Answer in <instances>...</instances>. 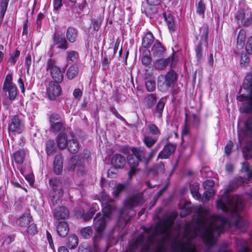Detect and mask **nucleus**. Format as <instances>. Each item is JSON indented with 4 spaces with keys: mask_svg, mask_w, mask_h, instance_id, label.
Instances as JSON below:
<instances>
[{
    "mask_svg": "<svg viewBox=\"0 0 252 252\" xmlns=\"http://www.w3.org/2000/svg\"><path fill=\"white\" fill-rule=\"evenodd\" d=\"M245 80H244L243 83V87L244 90H248L249 91V95H245L244 94H241L239 96H237V99L241 102L249 100L250 98H252V86L251 85V83H248V85L250 84V86L249 85H246Z\"/></svg>",
    "mask_w": 252,
    "mask_h": 252,
    "instance_id": "25",
    "label": "nucleus"
},
{
    "mask_svg": "<svg viewBox=\"0 0 252 252\" xmlns=\"http://www.w3.org/2000/svg\"><path fill=\"white\" fill-rule=\"evenodd\" d=\"M111 165L115 169L123 168L126 164L125 157L121 154H115L111 161Z\"/></svg>",
    "mask_w": 252,
    "mask_h": 252,
    "instance_id": "14",
    "label": "nucleus"
},
{
    "mask_svg": "<svg viewBox=\"0 0 252 252\" xmlns=\"http://www.w3.org/2000/svg\"><path fill=\"white\" fill-rule=\"evenodd\" d=\"M165 105V101L163 98H161L158 101L156 104L154 114H157V116L158 118L162 117V113Z\"/></svg>",
    "mask_w": 252,
    "mask_h": 252,
    "instance_id": "32",
    "label": "nucleus"
},
{
    "mask_svg": "<svg viewBox=\"0 0 252 252\" xmlns=\"http://www.w3.org/2000/svg\"><path fill=\"white\" fill-rule=\"evenodd\" d=\"M250 62V59L246 54H242L241 56L240 64L242 66H247Z\"/></svg>",
    "mask_w": 252,
    "mask_h": 252,
    "instance_id": "63",
    "label": "nucleus"
},
{
    "mask_svg": "<svg viewBox=\"0 0 252 252\" xmlns=\"http://www.w3.org/2000/svg\"><path fill=\"white\" fill-rule=\"evenodd\" d=\"M243 156L246 160L252 158V141L249 140L242 151Z\"/></svg>",
    "mask_w": 252,
    "mask_h": 252,
    "instance_id": "29",
    "label": "nucleus"
},
{
    "mask_svg": "<svg viewBox=\"0 0 252 252\" xmlns=\"http://www.w3.org/2000/svg\"><path fill=\"white\" fill-rule=\"evenodd\" d=\"M53 216L57 220H65L69 216L68 210L64 207H59L56 208L53 211Z\"/></svg>",
    "mask_w": 252,
    "mask_h": 252,
    "instance_id": "20",
    "label": "nucleus"
},
{
    "mask_svg": "<svg viewBox=\"0 0 252 252\" xmlns=\"http://www.w3.org/2000/svg\"><path fill=\"white\" fill-rule=\"evenodd\" d=\"M144 202V195L142 192L134 194L129 197L126 201L125 205L130 208L137 206Z\"/></svg>",
    "mask_w": 252,
    "mask_h": 252,
    "instance_id": "13",
    "label": "nucleus"
},
{
    "mask_svg": "<svg viewBox=\"0 0 252 252\" xmlns=\"http://www.w3.org/2000/svg\"><path fill=\"white\" fill-rule=\"evenodd\" d=\"M184 232L185 235L190 239L194 238L196 236L195 230L192 229L191 224L189 223L186 224Z\"/></svg>",
    "mask_w": 252,
    "mask_h": 252,
    "instance_id": "39",
    "label": "nucleus"
},
{
    "mask_svg": "<svg viewBox=\"0 0 252 252\" xmlns=\"http://www.w3.org/2000/svg\"><path fill=\"white\" fill-rule=\"evenodd\" d=\"M78 73V67L76 65H71L67 71V77L69 79H73Z\"/></svg>",
    "mask_w": 252,
    "mask_h": 252,
    "instance_id": "48",
    "label": "nucleus"
},
{
    "mask_svg": "<svg viewBox=\"0 0 252 252\" xmlns=\"http://www.w3.org/2000/svg\"><path fill=\"white\" fill-rule=\"evenodd\" d=\"M53 165L55 173L57 175L60 174L62 172L63 168V159L61 156L57 155L55 157Z\"/></svg>",
    "mask_w": 252,
    "mask_h": 252,
    "instance_id": "28",
    "label": "nucleus"
},
{
    "mask_svg": "<svg viewBox=\"0 0 252 252\" xmlns=\"http://www.w3.org/2000/svg\"><path fill=\"white\" fill-rule=\"evenodd\" d=\"M9 0H0V16L3 18L6 10Z\"/></svg>",
    "mask_w": 252,
    "mask_h": 252,
    "instance_id": "57",
    "label": "nucleus"
},
{
    "mask_svg": "<svg viewBox=\"0 0 252 252\" xmlns=\"http://www.w3.org/2000/svg\"><path fill=\"white\" fill-rule=\"evenodd\" d=\"M71 139L68 140V149L72 154H76L79 150V144L74 138L73 133H70Z\"/></svg>",
    "mask_w": 252,
    "mask_h": 252,
    "instance_id": "30",
    "label": "nucleus"
},
{
    "mask_svg": "<svg viewBox=\"0 0 252 252\" xmlns=\"http://www.w3.org/2000/svg\"><path fill=\"white\" fill-rule=\"evenodd\" d=\"M77 36V31L73 28H68L66 32V38L70 42L75 41Z\"/></svg>",
    "mask_w": 252,
    "mask_h": 252,
    "instance_id": "38",
    "label": "nucleus"
},
{
    "mask_svg": "<svg viewBox=\"0 0 252 252\" xmlns=\"http://www.w3.org/2000/svg\"><path fill=\"white\" fill-rule=\"evenodd\" d=\"M106 226V220L103 216H102L96 220L94 223L95 231L98 233H101Z\"/></svg>",
    "mask_w": 252,
    "mask_h": 252,
    "instance_id": "34",
    "label": "nucleus"
},
{
    "mask_svg": "<svg viewBox=\"0 0 252 252\" xmlns=\"http://www.w3.org/2000/svg\"><path fill=\"white\" fill-rule=\"evenodd\" d=\"M157 100V96L155 94H147L144 99V104L148 108H152L156 103Z\"/></svg>",
    "mask_w": 252,
    "mask_h": 252,
    "instance_id": "31",
    "label": "nucleus"
},
{
    "mask_svg": "<svg viewBox=\"0 0 252 252\" xmlns=\"http://www.w3.org/2000/svg\"><path fill=\"white\" fill-rule=\"evenodd\" d=\"M173 220L167 217L158 222L156 227L159 229L161 233H164L173 225Z\"/></svg>",
    "mask_w": 252,
    "mask_h": 252,
    "instance_id": "18",
    "label": "nucleus"
},
{
    "mask_svg": "<svg viewBox=\"0 0 252 252\" xmlns=\"http://www.w3.org/2000/svg\"><path fill=\"white\" fill-rule=\"evenodd\" d=\"M169 137L167 138V142L162 150L158 153V158L160 159H167L173 154L176 149L177 144L169 141Z\"/></svg>",
    "mask_w": 252,
    "mask_h": 252,
    "instance_id": "7",
    "label": "nucleus"
},
{
    "mask_svg": "<svg viewBox=\"0 0 252 252\" xmlns=\"http://www.w3.org/2000/svg\"><path fill=\"white\" fill-rule=\"evenodd\" d=\"M103 19L99 16L96 20L92 21L93 28L94 31L97 32L101 25Z\"/></svg>",
    "mask_w": 252,
    "mask_h": 252,
    "instance_id": "58",
    "label": "nucleus"
},
{
    "mask_svg": "<svg viewBox=\"0 0 252 252\" xmlns=\"http://www.w3.org/2000/svg\"><path fill=\"white\" fill-rule=\"evenodd\" d=\"M190 205V203H189L187 201H185L182 205L179 204L180 208L182 210L180 214L181 217L184 218L191 214L192 208Z\"/></svg>",
    "mask_w": 252,
    "mask_h": 252,
    "instance_id": "33",
    "label": "nucleus"
},
{
    "mask_svg": "<svg viewBox=\"0 0 252 252\" xmlns=\"http://www.w3.org/2000/svg\"><path fill=\"white\" fill-rule=\"evenodd\" d=\"M141 63L145 66L151 67L152 58L149 49H145L141 55Z\"/></svg>",
    "mask_w": 252,
    "mask_h": 252,
    "instance_id": "23",
    "label": "nucleus"
},
{
    "mask_svg": "<svg viewBox=\"0 0 252 252\" xmlns=\"http://www.w3.org/2000/svg\"><path fill=\"white\" fill-rule=\"evenodd\" d=\"M145 84L147 91L153 92L156 90V82L152 73L146 72L144 74Z\"/></svg>",
    "mask_w": 252,
    "mask_h": 252,
    "instance_id": "16",
    "label": "nucleus"
},
{
    "mask_svg": "<svg viewBox=\"0 0 252 252\" xmlns=\"http://www.w3.org/2000/svg\"><path fill=\"white\" fill-rule=\"evenodd\" d=\"M246 32L244 30L241 29L239 31L237 35V45L240 48H243L244 46Z\"/></svg>",
    "mask_w": 252,
    "mask_h": 252,
    "instance_id": "41",
    "label": "nucleus"
},
{
    "mask_svg": "<svg viewBox=\"0 0 252 252\" xmlns=\"http://www.w3.org/2000/svg\"><path fill=\"white\" fill-rule=\"evenodd\" d=\"M196 14L202 17L204 16L206 10V5L202 0H199L196 3Z\"/></svg>",
    "mask_w": 252,
    "mask_h": 252,
    "instance_id": "40",
    "label": "nucleus"
},
{
    "mask_svg": "<svg viewBox=\"0 0 252 252\" xmlns=\"http://www.w3.org/2000/svg\"><path fill=\"white\" fill-rule=\"evenodd\" d=\"M245 48L249 54H252V36L248 39Z\"/></svg>",
    "mask_w": 252,
    "mask_h": 252,
    "instance_id": "64",
    "label": "nucleus"
},
{
    "mask_svg": "<svg viewBox=\"0 0 252 252\" xmlns=\"http://www.w3.org/2000/svg\"><path fill=\"white\" fill-rule=\"evenodd\" d=\"M244 208V204L243 200L240 198H237L235 202L234 207L232 210L233 213H239L241 212Z\"/></svg>",
    "mask_w": 252,
    "mask_h": 252,
    "instance_id": "43",
    "label": "nucleus"
},
{
    "mask_svg": "<svg viewBox=\"0 0 252 252\" xmlns=\"http://www.w3.org/2000/svg\"><path fill=\"white\" fill-rule=\"evenodd\" d=\"M157 6H151L145 8V12L146 15L149 16H151L152 15L158 13V8L156 7Z\"/></svg>",
    "mask_w": 252,
    "mask_h": 252,
    "instance_id": "56",
    "label": "nucleus"
},
{
    "mask_svg": "<svg viewBox=\"0 0 252 252\" xmlns=\"http://www.w3.org/2000/svg\"><path fill=\"white\" fill-rule=\"evenodd\" d=\"M158 139L154 138L150 136H145L143 139L145 145L149 148H152L157 142Z\"/></svg>",
    "mask_w": 252,
    "mask_h": 252,
    "instance_id": "42",
    "label": "nucleus"
},
{
    "mask_svg": "<svg viewBox=\"0 0 252 252\" xmlns=\"http://www.w3.org/2000/svg\"><path fill=\"white\" fill-rule=\"evenodd\" d=\"M211 218L214 222L204 227L202 236L203 243L209 247L216 243L214 233L217 232L219 234L223 233L224 227L228 221L227 218L222 215H213Z\"/></svg>",
    "mask_w": 252,
    "mask_h": 252,
    "instance_id": "1",
    "label": "nucleus"
},
{
    "mask_svg": "<svg viewBox=\"0 0 252 252\" xmlns=\"http://www.w3.org/2000/svg\"><path fill=\"white\" fill-rule=\"evenodd\" d=\"M78 239L76 235H70L67 238V245L70 249H75L78 245Z\"/></svg>",
    "mask_w": 252,
    "mask_h": 252,
    "instance_id": "37",
    "label": "nucleus"
},
{
    "mask_svg": "<svg viewBox=\"0 0 252 252\" xmlns=\"http://www.w3.org/2000/svg\"><path fill=\"white\" fill-rule=\"evenodd\" d=\"M96 212V210L94 206L90 208L88 211L82 215V218L85 221L89 220L92 218L95 213Z\"/></svg>",
    "mask_w": 252,
    "mask_h": 252,
    "instance_id": "49",
    "label": "nucleus"
},
{
    "mask_svg": "<svg viewBox=\"0 0 252 252\" xmlns=\"http://www.w3.org/2000/svg\"><path fill=\"white\" fill-rule=\"evenodd\" d=\"M126 185H125L124 184H122V183L118 184L117 185L116 189L113 191V194H114V196L115 197L119 196L120 193L123 190H124L126 189Z\"/></svg>",
    "mask_w": 252,
    "mask_h": 252,
    "instance_id": "59",
    "label": "nucleus"
},
{
    "mask_svg": "<svg viewBox=\"0 0 252 252\" xmlns=\"http://www.w3.org/2000/svg\"><path fill=\"white\" fill-rule=\"evenodd\" d=\"M31 217L29 215H23L16 220V224L24 227H27L31 221Z\"/></svg>",
    "mask_w": 252,
    "mask_h": 252,
    "instance_id": "35",
    "label": "nucleus"
},
{
    "mask_svg": "<svg viewBox=\"0 0 252 252\" xmlns=\"http://www.w3.org/2000/svg\"><path fill=\"white\" fill-rule=\"evenodd\" d=\"M241 170L243 172L247 173L248 179L252 178V170L250 169L247 162L242 163Z\"/></svg>",
    "mask_w": 252,
    "mask_h": 252,
    "instance_id": "51",
    "label": "nucleus"
},
{
    "mask_svg": "<svg viewBox=\"0 0 252 252\" xmlns=\"http://www.w3.org/2000/svg\"><path fill=\"white\" fill-rule=\"evenodd\" d=\"M238 22H240L244 27H248L252 23V16L251 12H245L243 10H239L235 16Z\"/></svg>",
    "mask_w": 252,
    "mask_h": 252,
    "instance_id": "11",
    "label": "nucleus"
},
{
    "mask_svg": "<svg viewBox=\"0 0 252 252\" xmlns=\"http://www.w3.org/2000/svg\"><path fill=\"white\" fill-rule=\"evenodd\" d=\"M80 233L84 238H89L92 233V228L90 226L84 227L80 230Z\"/></svg>",
    "mask_w": 252,
    "mask_h": 252,
    "instance_id": "53",
    "label": "nucleus"
},
{
    "mask_svg": "<svg viewBox=\"0 0 252 252\" xmlns=\"http://www.w3.org/2000/svg\"><path fill=\"white\" fill-rule=\"evenodd\" d=\"M132 152L131 155H133L135 158L138 159L141 162H144L146 160V150L143 147H133L131 149Z\"/></svg>",
    "mask_w": 252,
    "mask_h": 252,
    "instance_id": "17",
    "label": "nucleus"
},
{
    "mask_svg": "<svg viewBox=\"0 0 252 252\" xmlns=\"http://www.w3.org/2000/svg\"><path fill=\"white\" fill-rule=\"evenodd\" d=\"M15 150L16 151L13 154L12 159L14 160L16 163L22 164L25 159L26 151L24 149Z\"/></svg>",
    "mask_w": 252,
    "mask_h": 252,
    "instance_id": "22",
    "label": "nucleus"
},
{
    "mask_svg": "<svg viewBox=\"0 0 252 252\" xmlns=\"http://www.w3.org/2000/svg\"><path fill=\"white\" fill-rule=\"evenodd\" d=\"M245 129L243 130L244 137L252 139V116L249 117L244 123Z\"/></svg>",
    "mask_w": 252,
    "mask_h": 252,
    "instance_id": "21",
    "label": "nucleus"
},
{
    "mask_svg": "<svg viewBox=\"0 0 252 252\" xmlns=\"http://www.w3.org/2000/svg\"><path fill=\"white\" fill-rule=\"evenodd\" d=\"M205 190V191L203 193V196L205 197V200H209L214 196L215 193V191L213 189H210Z\"/></svg>",
    "mask_w": 252,
    "mask_h": 252,
    "instance_id": "61",
    "label": "nucleus"
},
{
    "mask_svg": "<svg viewBox=\"0 0 252 252\" xmlns=\"http://www.w3.org/2000/svg\"><path fill=\"white\" fill-rule=\"evenodd\" d=\"M79 157L78 156H75L72 157L68 163V168L70 170H73L75 168H79ZM79 170V169H78Z\"/></svg>",
    "mask_w": 252,
    "mask_h": 252,
    "instance_id": "44",
    "label": "nucleus"
},
{
    "mask_svg": "<svg viewBox=\"0 0 252 252\" xmlns=\"http://www.w3.org/2000/svg\"><path fill=\"white\" fill-rule=\"evenodd\" d=\"M56 148L53 140H49L46 143V153L48 155H52L55 151Z\"/></svg>",
    "mask_w": 252,
    "mask_h": 252,
    "instance_id": "50",
    "label": "nucleus"
},
{
    "mask_svg": "<svg viewBox=\"0 0 252 252\" xmlns=\"http://www.w3.org/2000/svg\"><path fill=\"white\" fill-rule=\"evenodd\" d=\"M233 147V143L231 140H229L224 146V152L226 156H229L232 152Z\"/></svg>",
    "mask_w": 252,
    "mask_h": 252,
    "instance_id": "60",
    "label": "nucleus"
},
{
    "mask_svg": "<svg viewBox=\"0 0 252 252\" xmlns=\"http://www.w3.org/2000/svg\"><path fill=\"white\" fill-rule=\"evenodd\" d=\"M199 31V34L196 36L195 40L193 41L194 57L198 64L200 63L205 57L203 46H208L209 28L208 26L202 27Z\"/></svg>",
    "mask_w": 252,
    "mask_h": 252,
    "instance_id": "2",
    "label": "nucleus"
},
{
    "mask_svg": "<svg viewBox=\"0 0 252 252\" xmlns=\"http://www.w3.org/2000/svg\"><path fill=\"white\" fill-rule=\"evenodd\" d=\"M163 16L169 30L172 32H174L176 30L174 17L171 14L168 13L167 14L165 12L163 13Z\"/></svg>",
    "mask_w": 252,
    "mask_h": 252,
    "instance_id": "27",
    "label": "nucleus"
},
{
    "mask_svg": "<svg viewBox=\"0 0 252 252\" xmlns=\"http://www.w3.org/2000/svg\"><path fill=\"white\" fill-rule=\"evenodd\" d=\"M173 248L179 252H196V249L192 246L191 243L187 241L183 242L181 240L175 241Z\"/></svg>",
    "mask_w": 252,
    "mask_h": 252,
    "instance_id": "9",
    "label": "nucleus"
},
{
    "mask_svg": "<svg viewBox=\"0 0 252 252\" xmlns=\"http://www.w3.org/2000/svg\"><path fill=\"white\" fill-rule=\"evenodd\" d=\"M113 211V207L109 203H107L102 209L103 216L110 218Z\"/></svg>",
    "mask_w": 252,
    "mask_h": 252,
    "instance_id": "52",
    "label": "nucleus"
},
{
    "mask_svg": "<svg viewBox=\"0 0 252 252\" xmlns=\"http://www.w3.org/2000/svg\"><path fill=\"white\" fill-rule=\"evenodd\" d=\"M47 70H49L51 75L55 82L60 83L63 81V76L60 68L56 65L55 61L50 59L47 62Z\"/></svg>",
    "mask_w": 252,
    "mask_h": 252,
    "instance_id": "5",
    "label": "nucleus"
},
{
    "mask_svg": "<svg viewBox=\"0 0 252 252\" xmlns=\"http://www.w3.org/2000/svg\"><path fill=\"white\" fill-rule=\"evenodd\" d=\"M50 130L53 132H57L60 131L63 126V121H58L53 123H50Z\"/></svg>",
    "mask_w": 252,
    "mask_h": 252,
    "instance_id": "46",
    "label": "nucleus"
},
{
    "mask_svg": "<svg viewBox=\"0 0 252 252\" xmlns=\"http://www.w3.org/2000/svg\"><path fill=\"white\" fill-rule=\"evenodd\" d=\"M58 82H50L46 87V94L49 99L54 100L59 96L62 92V89Z\"/></svg>",
    "mask_w": 252,
    "mask_h": 252,
    "instance_id": "8",
    "label": "nucleus"
},
{
    "mask_svg": "<svg viewBox=\"0 0 252 252\" xmlns=\"http://www.w3.org/2000/svg\"><path fill=\"white\" fill-rule=\"evenodd\" d=\"M177 74L173 69H170L166 74H161L158 77V88L164 92L169 88H173L177 80Z\"/></svg>",
    "mask_w": 252,
    "mask_h": 252,
    "instance_id": "3",
    "label": "nucleus"
},
{
    "mask_svg": "<svg viewBox=\"0 0 252 252\" xmlns=\"http://www.w3.org/2000/svg\"><path fill=\"white\" fill-rule=\"evenodd\" d=\"M91 153L87 149L83 150L81 158L80 157V173L82 175L87 173V169L85 166L88 164L91 161Z\"/></svg>",
    "mask_w": 252,
    "mask_h": 252,
    "instance_id": "10",
    "label": "nucleus"
},
{
    "mask_svg": "<svg viewBox=\"0 0 252 252\" xmlns=\"http://www.w3.org/2000/svg\"><path fill=\"white\" fill-rule=\"evenodd\" d=\"M148 131L153 135H159L161 134L158 127L154 124L151 123L148 125Z\"/></svg>",
    "mask_w": 252,
    "mask_h": 252,
    "instance_id": "47",
    "label": "nucleus"
},
{
    "mask_svg": "<svg viewBox=\"0 0 252 252\" xmlns=\"http://www.w3.org/2000/svg\"><path fill=\"white\" fill-rule=\"evenodd\" d=\"M155 37L153 34V33L148 31L146 33H145L142 39V43L141 46L142 47L144 48L145 49H149L152 45L154 44Z\"/></svg>",
    "mask_w": 252,
    "mask_h": 252,
    "instance_id": "19",
    "label": "nucleus"
},
{
    "mask_svg": "<svg viewBox=\"0 0 252 252\" xmlns=\"http://www.w3.org/2000/svg\"><path fill=\"white\" fill-rule=\"evenodd\" d=\"M25 121L22 115H15L12 116L8 126L9 133L13 134L21 133L25 128Z\"/></svg>",
    "mask_w": 252,
    "mask_h": 252,
    "instance_id": "4",
    "label": "nucleus"
},
{
    "mask_svg": "<svg viewBox=\"0 0 252 252\" xmlns=\"http://www.w3.org/2000/svg\"><path fill=\"white\" fill-rule=\"evenodd\" d=\"M57 144L60 149H64L66 147L67 142V134L64 132H62L59 134L57 137Z\"/></svg>",
    "mask_w": 252,
    "mask_h": 252,
    "instance_id": "24",
    "label": "nucleus"
},
{
    "mask_svg": "<svg viewBox=\"0 0 252 252\" xmlns=\"http://www.w3.org/2000/svg\"><path fill=\"white\" fill-rule=\"evenodd\" d=\"M3 91L8 93V97L10 100L15 99L17 95V88L15 85L12 83V77L11 75L7 74L5 78L3 83Z\"/></svg>",
    "mask_w": 252,
    "mask_h": 252,
    "instance_id": "6",
    "label": "nucleus"
},
{
    "mask_svg": "<svg viewBox=\"0 0 252 252\" xmlns=\"http://www.w3.org/2000/svg\"><path fill=\"white\" fill-rule=\"evenodd\" d=\"M57 233L62 237H64L68 233L69 227L65 221L59 222L57 226Z\"/></svg>",
    "mask_w": 252,
    "mask_h": 252,
    "instance_id": "26",
    "label": "nucleus"
},
{
    "mask_svg": "<svg viewBox=\"0 0 252 252\" xmlns=\"http://www.w3.org/2000/svg\"><path fill=\"white\" fill-rule=\"evenodd\" d=\"M242 110L245 113H252V98H250L246 104L242 106Z\"/></svg>",
    "mask_w": 252,
    "mask_h": 252,
    "instance_id": "54",
    "label": "nucleus"
},
{
    "mask_svg": "<svg viewBox=\"0 0 252 252\" xmlns=\"http://www.w3.org/2000/svg\"><path fill=\"white\" fill-rule=\"evenodd\" d=\"M216 207L217 208L221 210L223 212L228 213L229 211V208L225 203L221 199H219L216 201Z\"/></svg>",
    "mask_w": 252,
    "mask_h": 252,
    "instance_id": "55",
    "label": "nucleus"
},
{
    "mask_svg": "<svg viewBox=\"0 0 252 252\" xmlns=\"http://www.w3.org/2000/svg\"><path fill=\"white\" fill-rule=\"evenodd\" d=\"M190 190L192 197L196 200H199L201 195L199 192V185L198 183L190 184L189 186Z\"/></svg>",
    "mask_w": 252,
    "mask_h": 252,
    "instance_id": "36",
    "label": "nucleus"
},
{
    "mask_svg": "<svg viewBox=\"0 0 252 252\" xmlns=\"http://www.w3.org/2000/svg\"><path fill=\"white\" fill-rule=\"evenodd\" d=\"M127 161L129 167H138L139 162H141L135 158L133 155H131V154H128L127 156Z\"/></svg>",
    "mask_w": 252,
    "mask_h": 252,
    "instance_id": "45",
    "label": "nucleus"
},
{
    "mask_svg": "<svg viewBox=\"0 0 252 252\" xmlns=\"http://www.w3.org/2000/svg\"><path fill=\"white\" fill-rule=\"evenodd\" d=\"M20 54V51L16 50L14 54L10 55L9 62L12 64H14L17 61V59L19 57Z\"/></svg>",
    "mask_w": 252,
    "mask_h": 252,
    "instance_id": "62",
    "label": "nucleus"
},
{
    "mask_svg": "<svg viewBox=\"0 0 252 252\" xmlns=\"http://www.w3.org/2000/svg\"><path fill=\"white\" fill-rule=\"evenodd\" d=\"M155 62V67L158 69L161 70L165 68L170 63L172 66L175 64V53L173 52L172 55L166 59H162V58H159Z\"/></svg>",
    "mask_w": 252,
    "mask_h": 252,
    "instance_id": "12",
    "label": "nucleus"
},
{
    "mask_svg": "<svg viewBox=\"0 0 252 252\" xmlns=\"http://www.w3.org/2000/svg\"><path fill=\"white\" fill-rule=\"evenodd\" d=\"M153 55L154 57L162 58L166 49L160 42L157 40L152 47Z\"/></svg>",
    "mask_w": 252,
    "mask_h": 252,
    "instance_id": "15",
    "label": "nucleus"
}]
</instances>
